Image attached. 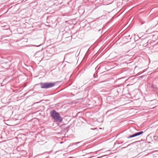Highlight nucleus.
<instances>
[{
  "label": "nucleus",
  "mask_w": 158,
  "mask_h": 158,
  "mask_svg": "<svg viewBox=\"0 0 158 158\" xmlns=\"http://www.w3.org/2000/svg\"><path fill=\"white\" fill-rule=\"evenodd\" d=\"M50 114L51 116L56 122L61 123L62 118L60 115V114L54 110L50 111Z\"/></svg>",
  "instance_id": "obj_1"
},
{
  "label": "nucleus",
  "mask_w": 158,
  "mask_h": 158,
  "mask_svg": "<svg viewBox=\"0 0 158 158\" xmlns=\"http://www.w3.org/2000/svg\"><path fill=\"white\" fill-rule=\"evenodd\" d=\"M41 88L42 89H48L53 87L55 84L53 82L41 83Z\"/></svg>",
  "instance_id": "obj_2"
},
{
  "label": "nucleus",
  "mask_w": 158,
  "mask_h": 158,
  "mask_svg": "<svg viewBox=\"0 0 158 158\" xmlns=\"http://www.w3.org/2000/svg\"><path fill=\"white\" fill-rule=\"evenodd\" d=\"M79 143V142L78 143Z\"/></svg>",
  "instance_id": "obj_11"
},
{
  "label": "nucleus",
  "mask_w": 158,
  "mask_h": 158,
  "mask_svg": "<svg viewBox=\"0 0 158 158\" xmlns=\"http://www.w3.org/2000/svg\"><path fill=\"white\" fill-rule=\"evenodd\" d=\"M152 39L155 40H156L158 39V31H156L152 33Z\"/></svg>",
  "instance_id": "obj_4"
},
{
  "label": "nucleus",
  "mask_w": 158,
  "mask_h": 158,
  "mask_svg": "<svg viewBox=\"0 0 158 158\" xmlns=\"http://www.w3.org/2000/svg\"><path fill=\"white\" fill-rule=\"evenodd\" d=\"M94 77H95V74H94Z\"/></svg>",
  "instance_id": "obj_8"
},
{
  "label": "nucleus",
  "mask_w": 158,
  "mask_h": 158,
  "mask_svg": "<svg viewBox=\"0 0 158 158\" xmlns=\"http://www.w3.org/2000/svg\"><path fill=\"white\" fill-rule=\"evenodd\" d=\"M127 143V142H126L125 143H124V144H123V145H124L126 143Z\"/></svg>",
  "instance_id": "obj_9"
},
{
  "label": "nucleus",
  "mask_w": 158,
  "mask_h": 158,
  "mask_svg": "<svg viewBox=\"0 0 158 158\" xmlns=\"http://www.w3.org/2000/svg\"><path fill=\"white\" fill-rule=\"evenodd\" d=\"M151 87L154 91H156L158 89L157 87L155 84H152L151 86Z\"/></svg>",
  "instance_id": "obj_6"
},
{
  "label": "nucleus",
  "mask_w": 158,
  "mask_h": 158,
  "mask_svg": "<svg viewBox=\"0 0 158 158\" xmlns=\"http://www.w3.org/2000/svg\"><path fill=\"white\" fill-rule=\"evenodd\" d=\"M143 133V131H141L140 132H136L133 135H131L127 137V138L128 139H130L132 137H135L136 136L141 135Z\"/></svg>",
  "instance_id": "obj_3"
},
{
  "label": "nucleus",
  "mask_w": 158,
  "mask_h": 158,
  "mask_svg": "<svg viewBox=\"0 0 158 158\" xmlns=\"http://www.w3.org/2000/svg\"><path fill=\"white\" fill-rule=\"evenodd\" d=\"M137 142H133V143H130V144H129L126 147H128V146H129V145H131L132 144H134V143H136Z\"/></svg>",
  "instance_id": "obj_7"
},
{
  "label": "nucleus",
  "mask_w": 158,
  "mask_h": 158,
  "mask_svg": "<svg viewBox=\"0 0 158 158\" xmlns=\"http://www.w3.org/2000/svg\"><path fill=\"white\" fill-rule=\"evenodd\" d=\"M123 89L124 88L123 86V85H121L117 89V91L118 92H121V91H123Z\"/></svg>",
  "instance_id": "obj_5"
},
{
  "label": "nucleus",
  "mask_w": 158,
  "mask_h": 158,
  "mask_svg": "<svg viewBox=\"0 0 158 158\" xmlns=\"http://www.w3.org/2000/svg\"><path fill=\"white\" fill-rule=\"evenodd\" d=\"M100 31V30H99L98 31Z\"/></svg>",
  "instance_id": "obj_12"
},
{
  "label": "nucleus",
  "mask_w": 158,
  "mask_h": 158,
  "mask_svg": "<svg viewBox=\"0 0 158 158\" xmlns=\"http://www.w3.org/2000/svg\"><path fill=\"white\" fill-rule=\"evenodd\" d=\"M128 37H130V35H129L128 36Z\"/></svg>",
  "instance_id": "obj_10"
}]
</instances>
